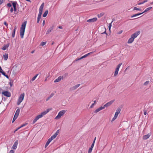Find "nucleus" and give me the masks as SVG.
<instances>
[{
  "mask_svg": "<svg viewBox=\"0 0 153 153\" xmlns=\"http://www.w3.org/2000/svg\"><path fill=\"white\" fill-rule=\"evenodd\" d=\"M26 24V21L24 22L22 24L20 28V35L22 38H23Z\"/></svg>",
  "mask_w": 153,
  "mask_h": 153,
  "instance_id": "f257e3e1",
  "label": "nucleus"
},
{
  "mask_svg": "<svg viewBox=\"0 0 153 153\" xmlns=\"http://www.w3.org/2000/svg\"><path fill=\"white\" fill-rule=\"evenodd\" d=\"M46 114H47V113L46 111H45L42 112L40 114L37 115L33 120L32 123L33 124H34L38 120L42 117L44 115H45Z\"/></svg>",
  "mask_w": 153,
  "mask_h": 153,
  "instance_id": "f03ea898",
  "label": "nucleus"
},
{
  "mask_svg": "<svg viewBox=\"0 0 153 153\" xmlns=\"http://www.w3.org/2000/svg\"><path fill=\"white\" fill-rule=\"evenodd\" d=\"M66 111L65 110H62L60 111L58 113L57 115L55 117V119H59L61 116H62L66 112Z\"/></svg>",
  "mask_w": 153,
  "mask_h": 153,
  "instance_id": "7ed1b4c3",
  "label": "nucleus"
},
{
  "mask_svg": "<svg viewBox=\"0 0 153 153\" xmlns=\"http://www.w3.org/2000/svg\"><path fill=\"white\" fill-rule=\"evenodd\" d=\"M20 112V109L19 108L17 109L16 111V113L14 115L13 118L12 120V123H13L14 121L16 120L18 117Z\"/></svg>",
  "mask_w": 153,
  "mask_h": 153,
  "instance_id": "20e7f679",
  "label": "nucleus"
},
{
  "mask_svg": "<svg viewBox=\"0 0 153 153\" xmlns=\"http://www.w3.org/2000/svg\"><path fill=\"white\" fill-rule=\"evenodd\" d=\"M120 109H117L116 110V111L115 113L114 117H113L112 120V121H113L117 117L118 114L120 113Z\"/></svg>",
  "mask_w": 153,
  "mask_h": 153,
  "instance_id": "39448f33",
  "label": "nucleus"
},
{
  "mask_svg": "<svg viewBox=\"0 0 153 153\" xmlns=\"http://www.w3.org/2000/svg\"><path fill=\"white\" fill-rule=\"evenodd\" d=\"M140 30H138L135 32L134 33H133L131 35L134 39L136 38L139 35H140Z\"/></svg>",
  "mask_w": 153,
  "mask_h": 153,
  "instance_id": "423d86ee",
  "label": "nucleus"
},
{
  "mask_svg": "<svg viewBox=\"0 0 153 153\" xmlns=\"http://www.w3.org/2000/svg\"><path fill=\"white\" fill-rule=\"evenodd\" d=\"M2 94L7 97H10L11 96L10 93L7 91L2 92Z\"/></svg>",
  "mask_w": 153,
  "mask_h": 153,
  "instance_id": "0eeeda50",
  "label": "nucleus"
},
{
  "mask_svg": "<svg viewBox=\"0 0 153 153\" xmlns=\"http://www.w3.org/2000/svg\"><path fill=\"white\" fill-rule=\"evenodd\" d=\"M151 134V133H149L147 134L144 135L143 136V138L144 140H146L149 137Z\"/></svg>",
  "mask_w": 153,
  "mask_h": 153,
  "instance_id": "6e6552de",
  "label": "nucleus"
},
{
  "mask_svg": "<svg viewBox=\"0 0 153 153\" xmlns=\"http://www.w3.org/2000/svg\"><path fill=\"white\" fill-rule=\"evenodd\" d=\"M97 20V18L96 17H94L88 20L87 22H96Z\"/></svg>",
  "mask_w": 153,
  "mask_h": 153,
  "instance_id": "1a4fd4ad",
  "label": "nucleus"
},
{
  "mask_svg": "<svg viewBox=\"0 0 153 153\" xmlns=\"http://www.w3.org/2000/svg\"><path fill=\"white\" fill-rule=\"evenodd\" d=\"M18 143V140H16L14 142L13 146H12V148L14 150L16 149V148Z\"/></svg>",
  "mask_w": 153,
  "mask_h": 153,
  "instance_id": "9d476101",
  "label": "nucleus"
},
{
  "mask_svg": "<svg viewBox=\"0 0 153 153\" xmlns=\"http://www.w3.org/2000/svg\"><path fill=\"white\" fill-rule=\"evenodd\" d=\"M24 96L25 94L24 93L21 94L19 97L18 100L21 102H22L24 99Z\"/></svg>",
  "mask_w": 153,
  "mask_h": 153,
  "instance_id": "9b49d317",
  "label": "nucleus"
},
{
  "mask_svg": "<svg viewBox=\"0 0 153 153\" xmlns=\"http://www.w3.org/2000/svg\"><path fill=\"white\" fill-rule=\"evenodd\" d=\"M114 102V101L111 100L107 103L104 105V107H107L110 106Z\"/></svg>",
  "mask_w": 153,
  "mask_h": 153,
  "instance_id": "f8f14e48",
  "label": "nucleus"
},
{
  "mask_svg": "<svg viewBox=\"0 0 153 153\" xmlns=\"http://www.w3.org/2000/svg\"><path fill=\"white\" fill-rule=\"evenodd\" d=\"M134 39L131 36L130 38L128 39L127 43L128 44L131 43L134 41Z\"/></svg>",
  "mask_w": 153,
  "mask_h": 153,
  "instance_id": "ddd939ff",
  "label": "nucleus"
},
{
  "mask_svg": "<svg viewBox=\"0 0 153 153\" xmlns=\"http://www.w3.org/2000/svg\"><path fill=\"white\" fill-rule=\"evenodd\" d=\"M54 26H52L50 27L47 30L46 34H48L51 32L53 29Z\"/></svg>",
  "mask_w": 153,
  "mask_h": 153,
  "instance_id": "4468645a",
  "label": "nucleus"
},
{
  "mask_svg": "<svg viewBox=\"0 0 153 153\" xmlns=\"http://www.w3.org/2000/svg\"><path fill=\"white\" fill-rule=\"evenodd\" d=\"M62 78H63V76H59L54 81V82H58L60 81Z\"/></svg>",
  "mask_w": 153,
  "mask_h": 153,
  "instance_id": "2eb2a0df",
  "label": "nucleus"
},
{
  "mask_svg": "<svg viewBox=\"0 0 153 153\" xmlns=\"http://www.w3.org/2000/svg\"><path fill=\"white\" fill-rule=\"evenodd\" d=\"M44 3H43L41 6L40 7L39 9V12H40L42 13V10L43 9V8L44 7Z\"/></svg>",
  "mask_w": 153,
  "mask_h": 153,
  "instance_id": "dca6fc26",
  "label": "nucleus"
},
{
  "mask_svg": "<svg viewBox=\"0 0 153 153\" xmlns=\"http://www.w3.org/2000/svg\"><path fill=\"white\" fill-rule=\"evenodd\" d=\"M88 56V55L87 54H86L85 55H84L83 56H82L81 57V58H79L78 59H76L73 62H74L75 61H79V60H80L82 59H83L84 58H85V57H86L87 56Z\"/></svg>",
  "mask_w": 153,
  "mask_h": 153,
  "instance_id": "f3484780",
  "label": "nucleus"
},
{
  "mask_svg": "<svg viewBox=\"0 0 153 153\" xmlns=\"http://www.w3.org/2000/svg\"><path fill=\"white\" fill-rule=\"evenodd\" d=\"M10 45V43H8L6 45H4V46L2 48V49L3 50H6L7 48H8Z\"/></svg>",
  "mask_w": 153,
  "mask_h": 153,
  "instance_id": "a211bd4d",
  "label": "nucleus"
},
{
  "mask_svg": "<svg viewBox=\"0 0 153 153\" xmlns=\"http://www.w3.org/2000/svg\"><path fill=\"white\" fill-rule=\"evenodd\" d=\"M17 27L16 26H15L14 27V29L12 33V36L13 38H14L15 37V33L16 31V30Z\"/></svg>",
  "mask_w": 153,
  "mask_h": 153,
  "instance_id": "6ab92c4d",
  "label": "nucleus"
},
{
  "mask_svg": "<svg viewBox=\"0 0 153 153\" xmlns=\"http://www.w3.org/2000/svg\"><path fill=\"white\" fill-rule=\"evenodd\" d=\"M80 84H77L75 86H73L72 88H71V89L72 90H74L78 88L79 86H80Z\"/></svg>",
  "mask_w": 153,
  "mask_h": 153,
  "instance_id": "aec40b11",
  "label": "nucleus"
},
{
  "mask_svg": "<svg viewBox=\"0 0 153 153\" xmlns=\"http://www.w3.org/2000/svg\"><path fill=\"white\" fill-rule=\"evenodd\" d=\"M54 95V93L53 92L46 99V101H47L49 100L50 99L53 97Z\"/></svg>",
  "mask_w": 153,
  "mask_h": 153,
  "instance_id": "412c9836",
  "label": "nucleus"
},
{
  "mask_svg": "<svg viewBox=\"0 0 153 153\" xmlns=\"http://www.w3.org/2000/svg\"><path fill=\"white\" fill-rule=\"evenodd\" d=\"M143 13H144V12H142V13H138L134 14V15H133V16H131V18H133V17H136V16H138L140 15L141 14H142Z\"/></svg>",
  "mask_w": 153,
  "mask_h": 153,
  "instance_id": "4be33fe9",
  "label": "nucleus"
},
{
  "mask_svg": "<svg viewBox=\"0 0 153 153\" xmlns=\"http://www.w3.org/2000/svg\"><path fill=\"white\" fill-rule=\"evenodd\" d=\"M51 141L49 139H48L47 141L46 142V143L45 146V148H46L48 145L50 143V142Z\"/></svg>",
  "mask_w": 153,
  "mask_h": 153,
  "instance_id": "5701e85b",
  "label": "nucleus"
},
{
  "mask_svg": "<svg viewBox=\"0 0 153 153\" xmlns=\"http://www.w3.org/2000/svg\"><path fill=\"white\" fill-rule=\"evenodd\" d=\"M8 58V55L7 53H5V54L3 55V58L5 60H6Z\"/></svg>",
  "mask_w": 153,
  "mask_h": 153,
  "instance_id": "b1692460",
  "label": "nucleus"
},
{
  "mask_svg": "<svg viewBox=\"0 0 153 153\" xmlns=\"http://www.w3.org/2000/svg\"><path fill=\"white\" fill-rule=\"evenodd\" d=\"M48 10H46L45 13H44L43 14V16L44 17H45L48 14Z\"/></svg>",
  "mask_w": 153,
  "mask_h": 153,
  "instance_id": "393cba45",
  "label": "nucleus"
},
{
  "mask_svg": "<svg viewBox=\"0 0 153 153\" xmlns=\"http://www.w3.org/2000/svg\"><path fill=\"white\" fill-rule=\"evenodd\" d=\"M119 70L116 69L114 75V76H116L117 75Z\"/></svg>",
  "mask_w": 153,
  "mask_h": 153,
  "instance_id": "a878e982",
  "label": "nucleus"
},
{
  "mask_svg": "<svg viewBox=\"0 0 153 153\" xmlns=\"http://www.w3.org/2000/svg\"><path fill=\"white\" fill-rule=\"evenodd\" d=\"M56 137V136L55 135L53 134L52 136L49 138L50 140L51 141H52Z\"/></svg>",
  "mask_w": 153,
  "mask_h": 153,
  "instance_id": "bb28decb",
  "label": "nucleus"
},
{
  "mask_svg": "<svg viewBox=\"0 0 153 153\" xmlns=\"http://www.w3.org/2000/svg\"><path fill=\"white\" fill-rule=\"evenodd\" d=\"M152 8V7H148V8H146L143 12H144V13L148 11L150 9H151Z\"/></svg>",
  "mask_w": 153,
  "mask_h": 153,
  "instance_id": "cd10ccee",
  "label": "nucleus"
},
{
  "mask_svg": "<svg viewBox=\"0 0 153 153\" xmlns=\"http://www.w3.org/2000/svg\"><path fill=\"white\" fill-rule=\"evenodd\" d=\"M42 12H39V13L38 14L37 19H40L41 18V15L42 14Z\"/></svg>",
  "mask_w": 153,
  "mask_h": 153,
  "instance_id": "c85d7f7f",
  "label": "nucleus"
},
{
  "mask_svg": "<svg viewBox=\"0 0 153 153\" xmlns=\"http://www.w3.org/2000/svg\"><path fill=\"white\" fill-rule=\"evenodd\" d=\"M13 8L16 7L17 3L16 1L13 2L12 3Z\"/></svg>",
  "mask_w": 153,
  "mask_h": 153,
  "instance_id": "c756f323",
  "label": "nucleus"
},
{
  "mask_svg": "<svg viewBox=\"0 0 153 153\" xmlns=\"http://www.w3.org/2000/svg\"><path fill=\"white\" fill-rule=\"evenodd\" d=\"M104 14V13H100V14H99L97 15V16L98 18H100Z\"/></svg>",
  "mask_w": 153,
  "mask_h": 153,
  "instance_id": "7c9ffc66",
  "label": "nucleus"
},
{
  "mask_svg": "<svg viewBox=\"0 0 153 153\" xmlns=\"http://www.w3.org/2000/svg\"><path fill=\"white\" fill-rule=\"evenodd\" d=\"M114 21V19H113L111 22V23L109 24V25H108V28H109V30H110L111 28V24L112 23V22H113V21Z\"/></svg>",
  "mask_w": 153,
  "mask_h": 153,
  "instance_id": "2f4dec72",
  "label": "nucleus"
},
{
  "mask_svg": "<svg viewBox=\"0 0 153 153\" xmlns=\"http://www.w3.org/2000/svg\"><path fill=\"white\" fill-rule=\"evenodd\" d=\"M147 2V0H145L144 1H143L137 4L138 5H140L143 4L144 3Z\"/></svg>",
  "mask_w": 153,
  "mask_h": 153,
  "instance_id": "473e14b6",
  "label": "nucleus"
},
{
  "mask_svg": "<svg viewBox=\"0 0 153 153\" xmlns=\"http://www.w3.org/2000/svg\"><path fill=\"white\" fill-rule=\"evenodd\" d=\"M38 75V74H37L36 75H35L33 77V78L32 79H31L32 81H33L34 80H35Z\"/></svg>",
  "mask_w": 153,
  "mask_h": 153,
  "instance_id": "72a5a7b5",
  "label": "nucleus"
},
{
  "mask_svg": "<svg viewBox=\"0 0 153 153\" xmlns=\"http://www.w3.org/2000/svg\"><path fill=\"white\" fill-rule=\"evenodd\" d=\"M138 10L139 11H141V9L140 8H137L136 7H134L133 8V10Z\"/></svg>",
  "mask_w": 153,
  "mask_h": 153,
  "instance_id": "f704fd0d",
  "label": "nucleus"
},
{
  "mask_svg": "<svg viewBox=\"0 0 153 153\" xmlns=\"http://www.w3.org/2000/svg\"><path fill=\"white\" fill-rule=\"evenodd\" d=\"M59 129L57 130V131H56V132L54 134L55 135L56 137L59 134Z\"/></svg>",
  "mask_w": 153,
  "mask_h": 153,
  "instance_id": "c9c22d12",
  "label": "nucleus"
},
{
  "mask_svg": "<svg viewBox=\"0 0 153 153\" xmlns=\"http://www.w3.org/2000/svg\"><path fill=\"white\" fill-rule=\"evenodd\" d=\"M59 129L57 130V131H56V132L54 134L55 135L56 137L59 134Z\"/></svg>",
  "mask_w": 153,
  "mask_h": 153,
  "instance_id": "e433bc0d",
  "label": "nucleus"
},
{
  "mask_svg": "<svg viewBox=\"0 0 153 153\" xmlns=\"http://www.w3.org/2000/svg\"><path fill=\"white\" fill-rule=\"evenodd\" d=\"M122 65V63H120V64H119L117 66V68H116V69H118L119 70L120 67V66H121V65Z\"/></svg>",
  "mask_w": 153,
  "mask_h": 153,
  "instance_id": "4c0bfd02",
  "label": "nucleus"
},
{
  "mask_svg": "<svg viewBox=\"0 0 153 153\" xmlns=\"http://www.w3.org/2000/svg\"><path fill=\"white\" fill-rule=\"evenodd\" d=\"M93 149L91 148H90L88 149V153H91L92 152Z\"/></svg>",
  "mask_w": 153,
  "mask_h": 153,
  "instance_id": "58836bf2",
  "label": "nucleus"
},
{
  "mask_svg": "<svg viewBox=\"0 0 153 153\" xmlns=\"http://www.w3.org/2000/svg\"><path fill=\"white\" fill-rule=\"evenodd\" d=\"M149 81H147L145 82L144 83L143 85H146L149 83Z\"/></svg>",
  "mask_w": 153,
  "mask_h": 153,
  "instance_id": "ea45409f",
  "label": "nucleus"
},
{
  "mask_svg": "<svg viewBox=\"0 0 153 153\" xmlns=\"http://www.w3.org/2000/svg\"><path fill=\"white\" fill-rule=\"evenodd\" d=\"M100 111L99 110V108H98L97 109H96L94 111V113H96Z\"/></svg>",
  "mask_w": 153,
  "mask_h": 153,
  "instance_id": "a19ab883",
  "label": "nucleus"
},
{
  "mask_svg": "<svg viewBox=\"0 0 153 153\" xmlns=\"http://www.w3.org/2000/svg\"><path fill=\"white\" fill-rule=\"evenodd\" d=\"M98 108L100 110H100L104 109L105 108V107H104V106H101Z\"/></svg>",
  "mask_w": 153,
  "mask_h": 153,
  "instance_id": "79ce46f5",
  "label": "nucleus"
},
{
  "mask_svg": "<svg viewBox=\"0 0 153 153\" xmlns=\"http://www.w3.org/2000/svg\"><path fill=\"white\" fill-rule=\"evenodd\" d=\"M46 42H42L41 43V45L42 46L46 44Z\"/></svg>",
  "mask_w": 153,
  "mask_h": 153,
  "instance_id": "37998d69",
  "label": "nucleus"
},
{
  "mask_svg": "<svg viewBox=\"0 0 153 153\" xmlns=\"http://www.w3.org/2000/svg\"><path fill=\"white\" fill-rule=\"evenodd\" d=\"M7 5L8 7H11L12 6V5L10 3H7Z\"/></svg>",
  "mask_w": 153,
  "mask_h": 153,
  "instance_id": "c03bdc74",
  "label": "nucleus"
},
{
  "mask_svg": "<svg viewBox=\"0 0 153 153\" xmlns=\"http://www.w3.org/2000/svg\"><path fill=\"white\" fill-rule=\"evenodd\" d=\"M27 124H23L21 126H20V127H19V128H22L25 126Z\"/></svg>",
  "mask_w": 153,
  "mask_h": 153,
  "instance_id": "a18cd8bd",
  "label": "nucleus"
},
{
  "mask_svg": "<svg viewBox=\"0 0 153 153\" xmlns=\"http://www.w3.org/2000/svg\"><path fill=\"white\" fill-rule=\"evenodd\" d=\"M1 73V74H2V75H3L4 76H5L6 75L4 71H3L2 72V73Z\"/></svg>",
  "mask_w": 153,
  "mask_h": 153,
  "instance_id": "49530a36",
  "label": "nucleus"
},
{
  "mask_svg": "<svg viewBox=\"0 0 153 153\" xmlns=\"http://www.w3.org/2000/svg\"><path fill=\"white\" fill-rule=\"evenodd\" d=\"M22 102L19 100H18V102H17V104L18 105H19L20 103Z\"/></svg>",
  "mask_w": 153,
  "mask_h": 153,
  "instance_id": "de8ad7c7",
  "label": "nucleus"
},
{
  "mask_svg": "<svg viewBox=\"0 0 153 153\" xmlns=\"http://www.w3.org/2000/svg\"><path fill=\"white\" fill-rule=\"evenodd\" d=\"M94 143H92V144H91V147H90V148H93L94 146Z\"/></svg>",
  "mask_w": 153,
  "mask_h": 153,
  "instance_id": "09e8293b",
  "label": "nucleus"
},
{
  "mask_svg": "<svg viewBox=\"0 0 153 153\" xmlns=\"http://www.w3.org/2000/svg\"><path fill=\"white\" fill-rule=\"evenodd\" d=\"M13 7H11V8L10 9V12L11 13H12L13 12Z\"/></svg>",
  "mask_w": 153,
  "mask_h": 153,
  "instance_id": "8fccbe9b",
  "label": "nucleus"
},
{
  "mask_svg": "<svg viewBox=\"0 0 153 153\" xmlns=\"http://www.w3.org/2000/svg\"><path fill=\"white\" fill-rule=\"evenodd\" d=\"M14 151L12 150H10V152H9L8 153H14Z\"/></svg>",
  "mask_w": 153,
  "mask_h": 153,
  "instance_id": "3c124183",
  "label": "nucleus"
},
{
  "mask_svg": "<svg viewBox=\"0 0 153 153\" xmlns=\"http://www.w3.org/2000/svg\"><path fill=\"white\" fill-rule=\"evenodd\" d=\"M13 9H14V10L15 11L14 13L15 14H16V7H15L13 8Z\"/></svg>",
  "mask_w": 153,
  "mask_h": 153,
  "instance_id": "603ef678",
  "label": "nucleus"
},
{
  "mask_svg": "<svg viewBox=\"0 0 153 153\" xmlns=\"http://www.w3.org/2000/svg\"><path fill=\"white\" fill-rule=\"evenodd\" d=\"M4 25H6L7 27V26L8 24H7V23L5 21L4 22Z\"/></svg>",
  "mask_w": 153,
  "mask_h": 153,
  "instance_id": "864d4df0",
  "label": "nucleus"
},
{
  "mask_svg": "<svg viewBox=\"0 0 153 153\" xmlns=\"http://www.w3.org/2000/svg\"><path fill=\"white\" fill-rule=\"evenodd\" d=\"M93 53V52H90L89 53H88L87 54L88 55V56L89 55H90V54Z\"/></svg>",
  "mask_w": 153,
  "mask_h": 153,
  "instance_id": "5fc2aeb1",
  "label": "nucleus"
},
{
  "mask_svg": "<svg viewBox=\"0 0 153 153\" xmlns=\"http://www.w3.org/2000/svg\"><path fill=\"white\" fill-rule=\"evenodd\" d=\"M9 84L10 86V87H12L13 85V82H9Z\"/></svg>",
  "mask_w": 153,
  "mask_h": 153,
  "instance_id": "6e6d98bb",
  "label": "nucleus"
},
{
  "mask_svg": "<svg viewBox=\"0 0 153 153\" xmlns=\"http://www.w3.org/2000/svg\"><path fill=\"white\" fill-rule=\"evenodd\" d=\"M96 137H95L94 138V140H93L92 143H95V140H96Z\"/></svg>",
  "mask_w": 153,
  "mask_h": 153,
  "instance_id": "4d7b16f0",
  "label": "nucleus"
},
{
  "mask_svg": "<svg viewBox=\"0 0 153 153\" xmlns=\"http://www.w3.org/2000/svg\"><path fill=\"white\" fill-rule=\"evenodd\" d=\"M94 103H93V104H92L91 105V106H90V108H92L93 107V106H94Z\"/></svg>",
  "mask_w": 153,
  "mask_h": 153,
  "instance_id": "13d9d810",
  "label": "nucleus"
},
{
  "mask_svg": "<svg viewBox=\"0 0 153 153\" xmlns=\"http://www.w3.org/2000/svg\"><path fill=\"white\" fill-rule=\"evenodd\" d=\"M20 128H19V127H18V128H16V130L14 131V132H15L16 131H18L19 129Z\"/></svg>",
  "mask_w": 153,
  "mask_h": 153,
  "instance_id": "bf43d9fd",
  "label": "nucleus"
},
{
  "mask_svg": "<svg viewBox=\"0 0 153 153\" xmlns=\"http://www.w3.org/2000/svg\"><path fill=\"white\" fill-rule=\"evenodd\" d=\"M49 111H50V110H49V109H47L46 111H46V113H47V114L48 112H49Z\"/></svg>",
  "mask_w": 153,
  "mask_h": 153,
  "instance_id": "052dcab7",
  "label": "nucleus"
},
{
  "mask_svg": "<svg viewBox=\"0 0 153 153\" xmlns=\"http://www.w3.org/2000/svg\"><path fill=\"white\" fill-rule=\"evenodd\" d=\"M45 20H44L42 23V25L44 26L45 24Z\"/></svg>",
  "mask_w": 153,
  "mask_h": 153,
  "instance_id": "680f3d73",
  "label": "nucleus"
},
{
  "mask_svg": "<svg viewBox=\"0 0 153 153\" xmlns=\"http://www.w3.org/2000/svg\"><path fill=\"white\" fill-rule=\"evenodd\" d=\"M147 114V112L146 111H144V114L145 115H146Z\"/></svg>",
  "mask_w": 153,
  "mask_h": 153,
  "instance_id": "e2e57ef3",
  "label": "nucleus"
},
{
  "mask_svg": "<svg viewBox=\"0 0 153 153\" xmlns=\"http://www.w3.org/2000/svg\"><path fill=\"white\" fill-rule=\"evenodd\" d=\"M5 76L7 79H9V77L6 74V75Z\"/></svg>",
  "mask_w": 153,
  "mask_h": 153,
  "instance_id": "0e129e2a",
  "label": "nucleus"
},
{
  "mask_svg": "<svg viewBox=\"0 0 153 153\" xmlns=\"http://www.w3.org/2000/svg\"><path fill=\"white\" fill-rule=\"evenodd\" d=\"M58 28L59 29H63V28L62 27V26H59V27H58Z\"/></svg>",
  "mask_w": 153,
  "mask_h": 153,
  "instance_id": "69168bd1",
  "label": "nucleus"
},
{
  "mask_svg": "<svg viewBox=\"0 0 153 153\" xmlns=\"http://www.w3.org/2000/svg\"><path fill=\"white\" fill-rule=\"evenodd\" d=\"M3 3V1L1 0H0V5L1 4Z\"/></svg>",
  "mask_w": 153,
  "mask_h": 153,
  "instance_id": "338daca9",
  "label": "nucleus"
},
{
  "mask_svg": "<svg viewBox=\"0 0 153 153\" xmlns=\"http://www.w3.org/2000/svg\"><path fill=\"white\" fill-rule=\"evenodd\" d=\"M40 19H37V23H39V21H40Z\"/></svg>",
  "mask_w": 153,
  "mask_h": 153,
  "instance_id": "774afa93",
  "label": "nucleus"
}]
</instances>
